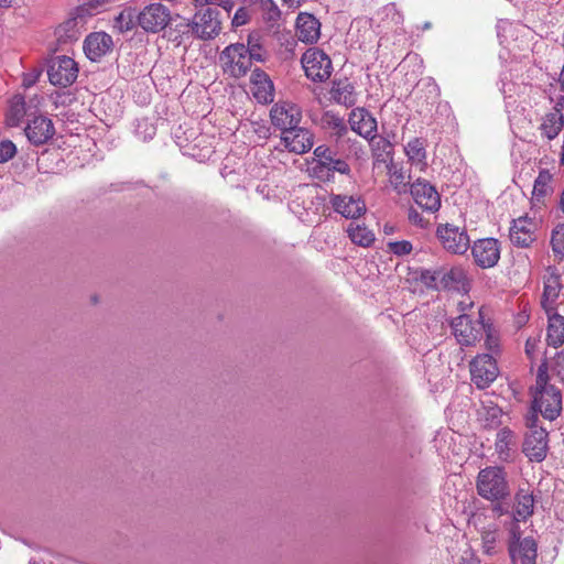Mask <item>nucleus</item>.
I'll list each match as a JSON object with an SVG mask.
<instances>
[{
    "instance_id": "5fc2aeb1",
    "label": "nucleus",
    "mask_w": 564,
    "mask_h": 564,
    "mask_svg": "<svg viewBox=\"0 0 564 564\" xmlns=\"http://www.w3.org/2000/svg\"><path fill=\"white\" fill-rule=\"evenodd\" d=\"M422 84L426 87L430 95H432L434 98L438 97L440 88L433 78H425L422 80Z\"/></svg>"
},
{
    "instance_id": "f257e3e1",
    "label": "nucleus",
    "mask_w": 564,
    "mask_h": 564,
    "mask_svg": "<svg viewBox=\"0 0 564 564\" xmlns=\"http://www.w3.org/2000/svg\"><path fill=\"white\" fill-rule=\"evenodd\" d=\"M476 489L482 499L494 503L495 512H505L501 503L510 497V486L503 468L489 466L481 469L476 479Z\"/></svg>"
},
{
    "instance_id": "a18cd8bd",
    "label": "nucleus",
    "mask_w": 564,
    "mask_h": 564,
    "mask_svg": "<svg viewBox=\"0 0 564 564\" xmlns=\"http://www.w3.org/2000/svg\"><path fill=\"white\" fill-rule=\"evenodd\" d=\"M420 281L427 288L441 290V268L435 270H422Z\"/></svg>"
},
{
    "instance_id": "9d476101",
    "label": "nucleus",
    "mask_w": 564,
    "mask_h": 564,
    "mask_svg": "<svg viewBox=\"0 0 564 564\" xmlns=\"http://www.w3.org/2000/svg\"><path fill=\"white\" fill-rule=\"evenodd\" d=\"M47 76L52 85L68 87L77 79V63L66 55L54 56L48 62Z\"/></svg>"
},
{
    "instance_id": "ddd939ff",
    "label": "nucleus",
    "mask_w": 564,
    "mask_h": 564,
    "mask_svg": "<svg viewBox=\"0 0 564 564\" xmlns=\"http://www.w3.org/2000/svg\"><path fill=\"white\" fill-rule=\"evenodd\" d=\"M272 124L283 132L296 128L302 120L301 108L289 101L275 104L270 110Z\"/></svg>"
},
{
    "instance_id": "0e129e2a",
    "label": "nucleus",
    "mask_w": 564,
    "mask_h": 564,
    "mask_svg": "<svg viewBox=\"0 0 564 564\" xmlns=\"http://www.w3.org/2000/svg\"><path fill=\"white\" fill-rule=\"evenodd\" d=\"M384 232L386 234H391L392 232V228L388 227V226H384Z\"/></svg>"
},
{
    "instance_id": "f3484780",
    "label": "nucleus",
    "mask_w": 564,
    "mask_h": 564,
    "mask_svg": "<svg viewBox=\"0 0 564 564\" xmlns=\"http://www.w3.org/2000/svg\"><path fill=\"white\" fill-rule=\"evenodd\" d=\"M538 224L528 216L519 217L510 227V241L519 248H528L536 240Z\"/></svg>"
},
{
    "instance_id": "338daca9",
    "label": "nucleus",
    "mask_w": 564,
    "mask_h": 564,
    "mask_svg": "<svg viewBox=\"0 0 564 564\" xmlns=\"http://www.w3.org/2000/svg\"><path fill=\"white\" fill-rule=\"evenodd\" d=\"M284 2H290L291 4L294 3L295 0H283Z\"/></svg>"
},
{
    "instance_id": "4be33fe9",
    "label": "nucleus",
    "mask_w": 564,
    "mask_h": 564,
    "mask_svg": "<svg viewBox=\"0 0 564 564\" xmlns=\"http://www.w3.org/2000/svg\"><path fill=\"white\" fill-rule=\"evenodd\" d=\"M562 289L561 275L555 269L549 268L547 275L544 278V289L541 299V305L545 313L556 311V301Z\"/></svg>"
},
{
    "instance_id": "6e6d98bb",
    "label": "nucleus",
    "mask_w": 564,
    "mask_h": 564,
    "mask_svg": "<svg viewBox=\"0 0 564 564\" xmlns=\"http://www.w3.org/2000/svg\"><path fill=\"white\" fill-rule=\"evenodd\" d=\"M220 0H193L196 9L207 8L209 6H217Z\"/></svg>"
},
{
    "instance_id": "473e14b6",
    "label": "nucleus",
    "mask_w": 564,
    "mask_h": 564,
    "mask_svg": "<svg viewBox=\"0 0 564 564\" xmlns=\"http://www.w3.org/2000/svg\"><path fill=\"white\" fill-rule=\"evenodd\" d=\"M321 127L338 139L344 137L348 131L345 119L332 110L323 112L321 117Z\"/></svg>"
},
{
    "instance_id": "6e6552de",
    "label": "nucleus",
    "mask_w": 564,
    "mask_h": 564,
    "mask_svg": "<svg viewBox=\"0 0 564 564\" xmlns=\"http://www.w3.org/2000/svg\"><path fill=\"white\" fill-rule=\"evenodd\" d=\"M305 75L316 83L325 82L329 78L333 65L326 53L317 47L308 48L301 58Z\"/></svg>"
},
{
    "instance_id": "2f4dec72",
    "label": "nucleus",
    "mask_w": 564,
    "mask_h": 564,
    "mask_svg": "<svg viewBox=\"0 0 564 564\" xmlns=\"http://www.w3.org/2000/svg\"><path fill=\"white\" fill-rule=\"evenodd\" d=\"M80 23L82 19L74 17L59 24L55 31L57 41L63 44L78 41L82 35Z\"/></svg>"
},
{
    "instance_id": "4d7b16f0",
    "label": "nucleus",
    "mask_w": 564,
    "mask_h": 564,
    "mask_svg": "<svg viewBox=\"0 0 564 564\" xmlns=\"http://www.w3.org/2000/svg\"><path fill=\"white\" fill-rule=\"evenodd\" d=\"M376 139V137L373 138ZM371 142L379 149H382L383 151H387L388 149H391V143L386 140L384 138H379L378 141L371 140Z\"/></svg>"
},
{
    "instance_id": "603ef678",
    "label": "nucleus",
    "mask_w": 564,
    "mask_h": 564,
    "mask_svg": "<svg viewBox=\"0 0 564 564\" xmlns=\"http://www.w3.org/2000/svg\"><path fill=\"white\" fill-rule=\"evenodd\" d=\"M409 220L421 228H424L427 225V220L414 208H410L409 210Z\"/></svg>"
},
{
    "instance_id": "a211bd4d",
    "label": "nucleus",
    "mask_w": 564,
    "mask_h": 564,
    "mask_svg": "<svg viewBox=\"0 0 564 564\" xmlns=\"http://www.w3.org/2000/svg\"><path fill=\"white\" fill-rule=\"evenodd\" d=\"M24 132L28 140L33 145L39 147L45 144L54 137L55 128L50 118L39 115L28 121Z\"/></svg>"
},
{
    "instance_id": "c9c22d12",
    "label": "nucleus",
    "mask_w": 564,
    "mask_h": 564,
    "mask_svg": "<svg viewBox=\"0 0 564 564\" xmlns=\"http://www.w3.org/2000/svg\"><path fill=\"white\" fill-rule=\"evenodd\" d=\"M347 234L352 243L360 247H370L375 242V234L364 225L350 223Z\"/></svg>"
},
{
    "instance_id": "9b49d317",
    "label": "nucleus",
    "mask_w": 564,
    "mask_h": 564,
    "mask_svg": "<svg viewBox=\"0 0 564 564\" xmlns=\"http://www.w3.org/2000/svg\"><path fill=\"white\" fill-rule=\"evenodd\" d=\"M499 373L497 361L490 354L477 355L470 361L471 380L479 389L489 387Z\"/></svg>"
},
{
    "instance_id": "4c0bfd02",
    "label": "nucleus",
    "mask_w": 564,
    "mask_h": 564,
    "mask_svg": "<svg viewBox=\"0 0 564 564\" xmlns=\"http://www.w3.org/2000/svg\"><path fill=\"white\" fill-rule=\"evenodd\" d=\"M406 156L412 163L426 164L425 142L421 138L410 140L404 147Z\"/></svg>"
},
{
    "instance_id": "0eeeda50",
    "label": "nucleus",
    "mask_w": 564,
    "mask_h": 564,
    "mask_svg": "<svg viewBox=\"0 0 564 564\" xmlns=\"http://www.w3.org/2000/svg\"><path fill=\"white\" fill-rule=\"evenodd\" d=\"M220 12L216 8L197 9L193 15L194 37L202 41L215 39L221 32Z\"/></svg>"
},
{
    "instance_id": "052dcab7",
    "label": "nucleus",
    "mask_w": 564,
    "mask_h": 564,
    "mask_svg": "<svg viewBox=\"0 0 564 564\" xmlns=\"http://www.w3.org/2000/svg\"><path fill=\"white\" fill-rule=\"evenodd\" d=\"M39 75L37 74H29L24 76L23 84L24 86L29 87L33 85L37 80Z\"/></svg>"
},
{
    "instance_id": "37998d69",
    "label": "nucleus",
    "mask_w": 564,
    "mask_h": 564,
    "mask_svg": "<svg viewBox=\"0 0 564 564\" xmlns=\"http://www.w3.org/2000/svg\"><path fill=\"white\" fill-rule=\"evenodd\" d=\"M484 334L486 335V349L490 351V355L498 354L500 348V339L492 324L485 322Z\"/></svg>"
},
{
    "instance_id": "79ce46f5",
    "label": "nucleus",
    "mask_w": 564,
    "mask_h": 564,
    "mask_svg": "<svg viewBox=\"0 0 564 564\" xmlns=\"http://www.w3.org/2000/svg\"><path fill=\"white\" fill-rule=\"evenodd\" d=\"M390 182L394 191L398 194H404L408 192L409 183L406 182V175L402 169H397L395 166L389 167Z\"/></svg>"
},
{
    "instance_id": "de8ad7c7",
    "label": "nucleus",
    "mask_w": 564,
    "mask_h": 564,
    "mask_svg": "<svg viewBox=\"0 0 564 564\" xmlns=\"http://www.w3.org/2000/svg\"><path fill=\"white\" fill-rule=\"evenodd\" d=\"M172 22H175V31L178 32L182 36L194 37V30H192L193 18L184 19L176 14L175 19H173Z\"/></svg>"
},
{
    "instance_id": "69168bd1",
    "label": "nucleus",
    "mask_w": 564,
    "mask_h": 564,
    "mask_svg": "<svg viewBox=\"0 0 564 564\" xmlns=\"http://www.w3.org/2000/svg\"><path fill=\"white\" fill-rule=\"evenodd\" d=\"M467 564H477V562L475 560L470 558V561Z\"/></svg>"
},
{
    "instance_id": "412c9836",
    "label": "nucleus",
    "mask_w": 564,
    "mask_h": 564,
    "mask_svg": "<svg viewBox=\"0 0 564 564\" xmlns=\"http://www.w3.org/2000/svg\"><path fill=\"white\" fill-rule=\"evenodd\" d=\"M509 554L513 564H535L536 543L533 538H518L510 542Z\"/></svg>"
},
{
    "instance_id": "864d4df0",
    "label": "nucleus",
    "mask_w": 564,
    "mask_h": 564,
    "mask_svg": "<svg viewBox=\"0 0 564 564\" xmlns=\"http://www.w3.org/2000/svg\"><path fill=\"white\" fill-rule=\"evenodd\" d=\"M387 17L391 15L392 20L398 24L403 20L402 14L398 11L397 6L394 3H389L383 8Z\"/></svg>"
},
{
    "instance_id": "a878e982",
    "label": "nucleus",
    "mask_w": 564,
    "mask_h": 564,
    "mask_svg": "<svg viewBox=\"0 0 564 564\" xmlns=\"http://www.w3.org/2000/svg\"><path fill=\"white\" fill-rule=\"evenodd\" d=\"M296 34L304 43H315L321 35V23L311 13L301 12L296 18Z\"/></svg>"
},
{
    "instance_id": "bb28decb",
    "label": "nucleus",
    "mask_w": 564,
    "mask_h": 564,
    "mask_svg": "<svg viewBox=\"0 0 564 564\" xmlns=\"http://www.w3.org/2000/svg\"><path fill=\"white\" fill-rule=\"evenodd\" d=\"M33 108L35 109L36 106L32 105V100H30L28 104L23 96H13V98L10 100V106L6 115L7 124L10 127H18L24 117H34L35 111H32Z\"/></svg>"
},
{
    "instance_id": "a19ab883",
    "label": "nucleus",
    "mask_w": 564,
    "mask_h": 564,
    "mask_svg": "<svg viewBox=\"0 0 564 564\" xmlns=\"http://www.w3.org/2000/svg\"><path fill=\"white\" fill-rule=\"evenodd\" d=\"M262 11V18L267 23L274 25L281 17V11L273 0H257Z\"/></svg>"
},
{
    "instance_id": "b1692460",
    "label": "nucleus",
    "mask_w": 564,
    "mask_h": 564,
    "mask_svg": "<svg viewBox=\"0 0 564 564\" xmlns=\"http://www.w3.org/2000/svg\"><path fill=\"white\" fill-rule=\"evenodd\" d=\"M251 91L260 104H270L274 99L273 83L260 68H256L251 74Z\"/></svg>"
},
{
    "instance_id": "1a4fd4ad",
    "label": "nucleus",
    "mask_w": 564,
    "mask_h": 564,
    "mask_svg": "<svg viewBox=\"0 0 564 564\" xmlns=\"http://www.w3.org/2000/svg\"><path fill=\"white\" fill-rule=\"evenodd\" d=\"M172 21L170 9L160 2L145 6L138 12V25L148 33H159Z\"/></svg>"
},
{
    "instance_id": "72a5a7b5",
    "label": "nucleus",
    "mask_w": 564,
    "mask_h": 564,
    "mask_svg": "<svg viewBox=\"0 0 564 564\" xmlns=\"http://www.w3.org/2000/svg\"><path fill=\"white\" fill-rule=\"evenodd\" d=\"M534 496L528 490L520 488L516 494V516L518 520L525 521L533 514Z\"/></svg>"
},
{
    "instance_id": "393cba45",
    "label": "nucleus",
    "mask_w": 564,
    "mask_h": 564,
    "mask_svg": "<svg viewBox=\"0 0 564 564\" xmlns=\"http://www.w3.org/2000/svg\"><path fill=\"white\" fill-rule=\"evenodd\" d=\"M518 442L519 437L509 427L501 429L497 433L495 442V449L498 458L501 462L512 460L517 453Z\"/></svg>"
},
{
    "instance_id": "8fccbe9b",
    "label": "nucleus",
    "mask_w": 564,
    "mask_h": 564,
    "mask_svg": "<svg viewBox=\"0 0 564 564\" xmlns=\"http://www.w3.org/2000/svg\"><path fill=\"white\" fill-rule=\"evenodd\" d=\"M17 152L15 144L12 141L6 140L0 142V163L8 162L14 156Z\"/></svg>"
},
{
    "instance_id": "3c124183",
    "label": "nucleus",
    "mask_w": 564,
    "mask_h": 564,
    "mask_svg": "<svg viewBox=\"0 0 564 564\" xmlns=\"http://www.w3.org/2000/svg\"><path fill=\"white\" fill-rule=\"evenodd\" d=\"M248 20H249V14H248L247 10L241 7L236 11L231 23L234 26H240V25L246 24L248 22Z\"/></svg>"
},
{
    "instance_id": "13d9d810",
    "label": "nucleus",
    "mask_w": 564,
    "mask_h": 564,
    "mask_svg": "<svg viewBox=\"0 0 564 564\" xmlns=\"http://www.w3.org/2000/svg\"><path fill=\"white\" fill-rule=\"evenodd\" d=\"M217 6L223 8L227 14H230L235 7V0H220Z\"/></svg>"
},
{
    "instance_id": "cd10ccee",
    "label": "nucleus",
    "mask_w": 564,
    "mask_h": 564,
    "mask_svg": "<svg viewBox=\"0 0 564 564\" xmlns=\"http://www.w3.org/2000/svg\"><path fill=\"white\" fill-rule=\"evenodd\" d=\"M441 289L453 291H466L468 279L465 271L459 267H453L448 270L441 268Z\"/></svg>"
},
{
    "instance_id": "aec40b11",
    "label": "nucleus",
    "mask_w": 564,
    "mask_h": 564,
    "mask_svg": "<svg viewBox=\"0 0 564 564\" xmlns=\"http://www.w3.org/2000/svg\"><path fill=\"white\" fill-rule=\"evenodd\" d=\"M352 131L360 137L373 140L377 132V120L366 108H355L351 110L348 120Z\"/></svg>"
},
{
    "instance_id": "f704fd0d",
    "label": "nucleus",
    "mask_w": 564,
    "mask_h": 564,
    "mask_svg": "<svg viewBox=\"0 0 564 564\" xmlns=\"http://www.w3.org/2000/svg\"><path fill=\"white\" fill-rule=\"evenodd\" d=\"M564 118L560 109H555L554 112L547 113L540 126L542 134L549 140H552L558 135L563 129Z\"/></svg>"
},
{
    "instance_id": "dca6fc26",
    "label": "nucleus",
    "mask_w": 564,
    "mask_h": 564,
    "mask_svg": "<svg viewBox=\"0 0 564 564\" xmlns=\"http://www.w3.org/2000/svg\"><path fill=\"white\" fill-rule=\"evenodd\" d=\"M332 208L346 219H358L366 210V203L360 196L330 194Z\"/></svg>"
},
{
    "instance_id": "e2e57ef3",
    "label": "nucleus",
    "mask_w": 564,
    "mask_h": 564,
    "mask_svg": "<svg viewBox=\"0 0 564 564\" xmlns=\"http://www.w3.org/2000/svg\"><path fill=\"white\" fill-rule=\"evenodd\" d=\"M557 106H560V110H564V95L560 98Z\"/></svg>"
},
{
    "instance_id": "c85d7f7f",
    "label": "nucleus",
    "mask_w": 564,
    "mask_h": 564,
    "mask_svg": "<svg viewBox=\"0 0 564 564\" xmlns=\"http://www.w3.org/2000/svg\"><path fill=\"white\" fill-rule=\"evenodd\" d=\"M549 324L546 329L547 345L558 348L564 344V317L556 311L546 313Z\"/></svg>"
},
{
    "instance_id": "2eb2a0df",
    "label": "nucleus",
    "mask_w": 564,
    "mask_h": 564,
    "mask_svg": "<svg viewBox=\"0 0 564 564\" xmlns=\"http://www.w3.org/2000/svg\"><path fill=\"white\" fill-rule=\"evenodd\" d=\"M410 193L414 202L424 210L435 213L441 207V196L436 188L427 181L417 178L410 185Z\"/></svg>"
},
{
    "instance_id": "4468645a",
    "label": "nucleus",
    "mask_w": 564,
    "mask_h": 564,
    "mask_svg": "<svg viewBox=\"0 0 564 564\" xmlns=\"http://www.w3.org/2000/svg\"><path fill=\"white\" fill-rule=\"evenodd\" d=\"M471 254L478 267L492 268L500 259V242L495 238L478 239L471 246Z\"/></svg>"
},
{
    "instance_id": "7ed1b4c3",
    "label": "nucleus",
    "mask_w": 564,
    "mask_h": 564,
    "mask_svg": "<svg viewBox=\"0 0 564 564\" xmlns=\"http://www.w3.org/2000/svg\"><path fill=\"white\" fill-rule=\"evenodd\" d=\"M313 154L315 164L312 166L311 172L319 181H329L335 172L343 175H349L351 172L349 164L345 160L337 158V152L326 144L316 147Z\"/></svg>"
},
{
    "instance_id": "09e8293b",
    "label": "nucleus",
    "mask_w": 564,
    "mask_h": 564,
    "mask_svg": "<svg viewBox=\"0 0 564 564\" xmlns=\"http://www.w3.org/2000/svg\"><path fill=\"white\" fill-rule=\"evenodd\" d=\"M387 246L389 251L398 257L406 256L413 249L412 243L408 240L390 241Z\"/></svg>"
},
{
    "instance_id": "f03ea898",
    "label": "nucleus",
    "mask_w": 564,
    "mask_h": 564,
    "mask_svg": "<svg viewBox=\"0 0 564 564\" xmlns=\"http://www.w3.org/2000/svg\"><path fill=\"white\" fill-rule=\"evenodd\" d=\"M532 409L534 412L539 411L549 421H554L562 411L561 390L553 384H549V373L545 365L538 369Z\"/></svg>"
},
{
    "instance_id": "49530a36",
    "label": "nucleus",
    "mask_w": 564,
    "mask_h": 564,
    "mask_svg": "<svg viewBox=\"0 0 564 564\" xmlns=\"http://www.w3.org/2000/svg\"><path fill=\"white\" fill-rule=\"evenodd\" d=\"M551 245L554 253L564 256V224L557 225L552 231Z\"/></svg>"
},
{
    "instance_id": "39448f33",
    "label": "nucleus",
    "mask_w": 564,
    "mask_h": 564,
    "mask_svg": "<svg viewBox=\"0 0 564 564\" xmlns=\"http://www.w3.org/2000/svg\"><path fill=\"white\" fill-rule=\"evenodd\" d=\"M538 415L533 413L527 419V426L529 433H527L523 442L522 451L531 462H542L547 455V432L543 427L536 426Z\"/></svg>"
},
{
    "instance_id": "5701e85b",
    "label": "nucleus",
    "mask_w": 564,
    "mask_h": 564,
    "mask_svg": "<svg viewBox=\"0 0 564 564\" xmlns=\"http://www.w3.org/2000/svg\"><path fill=\"white\" fill-rule=\"evenodd\" d=\"M113 45L112 39L105 32L89 34L84 42V51L90 61H99Z\"/></svg>"
},
{
    "instance_id": "c03bdc74",
    "label": "nucleus",
    "mask_w": 564,
    "mask_h": 564,
    "mask_svg": "<svg viewBox=\"0 0 564 564\" xmlns=\"http://www.w3.org/2000/svg\"><path fill=\"white\" fill-rule=\"evenodd\" d=\"M246 50H248V56L251 57V62H263L265 59V53L257 35L250 34L248 36V44L246 45Z\"/></svg>"
},
{
    "instance_id": "20e7f679",
    "label": "nucleus",
    "mask_w": 564,
    "mask_h": 564,
    "mask_svg": "<svg viewBox=\"0 0 564 564\" xmlns=\"http://www.w3.org/2000/svg\"><path fill=\"white\" fill-rule=\"evenodd\" d=\"M484 307L478 311V317L460 314L451 322L453 335L462 346H471L479 341L484 335Z\"/></svg>"
},
{
    "instance_id": "423d86ee",
    "label": "nucleus",
    "mask_w": 564,
    "mask_h": 564,
    "mask_svg": "<svg viewBox=\"0 0 564 564\" xmlns=\"http://www.w3.org/2000/svg\"><path fill=\"white\" fill-rule=\"evenodd\" d=\"M224 73L234 78L243 77L251 68V57L242 43H235L226 46L219 55Z\"/></svg>"
},
{
    "instance_id": "680f3d73",
    "label": "nucleus",
    "mask_w": 564,
    "mask_h": 564,
    "mask_svg": "<svg viewBox=\"0 0 564 564\" xmlns=\"http://www.w3.org/2000/svg\"><path fill=\"white\" fill-rule=\"evenodd\" d=\"M12 3V0H0V7L9 8Z\"/></svg>"
},
{
    "instance_id": "ea45409f",
    "label": "nucleus",
    "mask_w": 564,
    "mask_h": 564,
    "mask_svg": "<svg viewBox=\"0 0 564 564\" xmlns=\"http://www.w3.org/2000/svg\"><path fill=\"white\" fill-rule=\"evenodd\" d=\"M135 25H138V12L135 9L127 8L115 18L113 28L120 33L130 31Z\"/></svg>"
},
{
    "instance_id": "c756f323",
    "label": "nucleus",
    "mask_w": 564,
    "mask_h": 564,
    "mask_svg": "<svg viewBox=\"0 0 564 564\" xmlns=\"http://www.w3.org/2000/svg\"><path fill=\"white\" fill-rule=\"evenodd\" d=\"M552 180L553 175L549 170L543 169L539 172L532 192V204L534 206L543 205L545 197L552 194Z\"/></svg>"
},
{
    "instance_id": "7c9ffc66",
    "label": "nucleus",
    "mask_w": 564,
    "mask_h": 564,
    "mask_svg": "<svg viewBox=\"0 0 564 564\" xmlns=\"http://www.w3.org/2000/svg\"><path fill=\"white\" fill-rule=\"evenodd\" d=\"M330 97L339 105L351 107L356 102L355 87L348 79L334 82Z\"/></svg>"
},
{
    "instance_id": "58836bf2",
    "label": "nucleus",
    "mask_w": 564,
    "mask_h": 564,
    "mask_svg": "<svg viewBox=\"0 0 564 564\" xmlns=\"http://www.w3.org/2000/svg\"><path fill=\"white\" fill-rule=\"evenodd\" d=\"M481 544L485 554L492 556L498 554L501 550V542L499 540V532L497 529H486L481 532Z\"/></svg>"
},
{
    "instance_id": "bf43d9fd",
    "label": "nucleus",
    "mask_w": 564,
    "mask_h": 564,
    "mask_svg": "<svg viewBox=\"0 0 564 564\" xmlns=\"http://www.w3.org/2000/svg\"><path fill=\"white\" fill-rule=\"evenodd\" d=\"M536 347V340L529 338L525 343V352L528 356H532Z\"/></svg>"
},
{
    "instance_id": "6ab92c4d",
    "label": "nucleus",
    "mask_w": 564,
    "mask_h": 564,
    "mask_svg": "<svg viewBox=\"0 0 564 564\" xmlns=\"http://www.w3.org/2000/svg\"><path fill=\"white\" fill-rule=\"evenodd\" d=\"M282 141L289 151L303 154L313 148L314 134L308 129L296 126L283 132Z\"/></svg>"
},
{
    "instance_id": "f8f14e48",
    "label": "nucleus",
    "mask_w": 564,
    "mask_h": 564,
    "mask_svg": "<svg viewBox=\"0 0 564 564\" xmlns=\"http://www.w3.org/2000/svg\"><path fill=\"white\" fill-rule=\"evenodd\" d=\"M436 236L443 248L454 254H463L469 248V237L465 229L445 224L436 229Z\"/></svg>"
},
{
    "instance_id": "e433bc0d",
    "label": "nucleus",
    "mask_w": 564,
    "mask_h": 564,
    "mask_svg": "<svg viewBox=\"0 0 564 564\" xmlns=\"http://www.w3.org/2000/svg\"><path fill=\"white\" fill-rule=\"evenodd\" d=\"M478 415L486 429H495L501 423L502 410L492 402L484 403Z\"/></svg>"
}]
</instances>
